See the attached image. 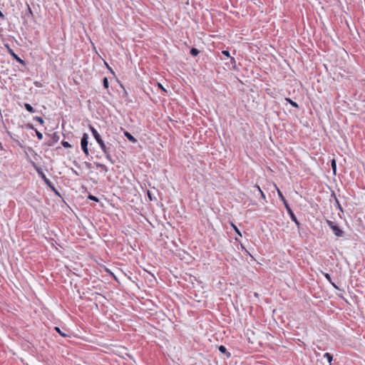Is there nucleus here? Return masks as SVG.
I'll return each mask as SVG.
<instances>
[{"label": "nucleus", "instance_id": "6e6552de", "mask_svg": "<svg viewBox=\"0 0 365 365\" xmlns=\"http://www.w3.org/2000/svg\"><path fill=\"white\" fill-rule=\"evenodd\" d=\"M97 143L100 145V147L103 153H106V151L108 150V148H107V146L106 145V144L104 143V142L102 139L100 140L99 141H98Z\"/></svg>", "mask_w": 365, "mask_h": 365}, {"label": "nucleus", "instance_id": "1a4fd4ad", "mask_svg": "<svg viewBox=\"0 0 365 365\" xmlns=\"http://www.w3.org/2000/svg\"><path fill=\"white\" fill-rule=\"evenodd\" d=\"M219 351L225 354L227 357H230V353H229L227 351V349L225 348V346L221 345L219 346Z\"/></svg>", "mask_w": 365, "mask_h": 365}, {"label": "nucleus", "instance_id": "bb28decb", "mask_svg": "<svg viewBox=\"0 0 365 365\" xmlns=\"http://www.w3.org/2000/svg\"><path fill=\"white\" fill-rule=\"evenodd\" d=\"M158 86H159L162 90H163L165 92H166V90H165V89L163 88V86L160 83H158Z\"/></svg>", "mask_w": 365, "mask_h": 365}, {"label": "nucleus", "instance_id": "423d86ee", "mask_svg": "<svg viewBox=\"0 0 365 365\" xmlns=\"http://www.w3.org/2000/svg\"><path fill=\"white\" fill-rule=\"evenodd\" d=\"M124 135L131 143H135L137 142V140L129 132L125 131Z\"/></svg>", "mask_w": 365, "mask_h": 365}, {"label": "nucleus", "instance_id": "a878e982", "mask_svg": "<svg viewBox=\"0 0 365 365\" xmlns=\"http://www.w3.org/2000/svg\"><path fill=\"white\" fill-rule=\"evenodd\" d=\"M222 53H223L225 56H227V57H230V53H229V51H222Z\"/></svg>", "mask_w": 365, "mask_h": 365}, {"label": "nucleus", "instance_id": "6ab92c4d", "mask_svg": "<svg viewBox=\"0 0 365 365\" xmlns=\"http://www.w3.org/2000/svg\"><path fill=\"white\" fill-rule=\"evenodd\" d=\"M331 168H332L334 173H335L336 170V165L335 160H332V161H331Z\"/></svg>", "mask_w": 365, "mask_h": 365}, {"label": "nucleus", "instance_id": "b1692460", "mask_svg": "<svg viewBox=\"0 0 365 365\" xmlns=\"http://www.w3.org/2000/svg\"><path fill=\"white\" fill-rule=\"evenodd\" d=\"M88 198L91 200H93V201H96V202H98V199L96 197V196H93V195H90L88 196Z\"/></svg>", "mask_w": 365, "mask_h": 365}, {"label": "nucleus", "instance_id": "393cba45", "mask_svg": "<svg viewBox=\"0 0 365 365\" xmlns=\"http://www.w3.org/2000/svg\"><path fill=\"white\" fill-rule=\"evenodd\" d=\"M36 135L39 140H41L43 138V134L41 133H40L39 131L36 130Z\"/></svg>", "mask_w": 365, "mask_h": 365}, {"label": "nucleus", "instance_id": "7ed1b4c3", "mask_svg": "<svg viewBox=\"0 0 365 365\" xmlns=\"http://www.w3.org/2000/svg\"><path fill=\"white\" fill-rule=\"evenodd\" d=\"M88 135L87 133H84L81 138V148H82L83 153L86 155H89V151L88 149Z\"/></svg>", "mask_w": 365, "mask_h": 365}, {"label": "nucleus", "instance_id": "39448f33", "mask_svg": "<svg viewBox=\"0 0 365 365\" xmlns=\"http://www.w3.org/2000/svg\"><path fill=\"white\" fill-rule=\"evenodd\" d=\"M90 129H91V131L92 133L94 138L96 139V140L97 142L102 139L100 134L98 133V131L93 127L90 126Z\"/></svg>", "mask_w": 365, "mask_h": 365}, {"label": "nucleus", "instance_id": "c756f323", "mask_svg": "<svg viewBox=\"0 0 365 365\" xmlns=\"http://www.w3.org/2000/svg\"><path fill=\"white\" fill-rule=\"evenodd\" d=\"M0 17H4V14H2V12L0 11Z\"/></svg>", "mask_w": 365, "mask_h": 365}, {"label": "nucleus", "instance_id": "412c9836", "mask_svg": "<svg viewBox=\"0 0 365 365\" xmlns=\"http://www.w3.org/2000/svg\"><path fill=\"white\" fill-rule=\"evenodd\" d=\"M61 144L64 148H71V144L67 141H62Z\"/></svg>", "mask_w": 365, "mask_h": 365}, {"label": "nucleus", "instance_id": "9b49d317", "mask_svg": "<svg viewBox=\"0 0 365 365\" xmlns=\"http://www.w3.org/2000/svg\"><path fill=\"white\" fill-rule=\"evenodd\" d=\"M9 51L11 52V53L12 54V56L19 61L21 63H24V61L17 56L16 55L11 49H10V47H6Z\"/></svg>", "mask_w": 365, "mask_h": 365}, {"label": "nucleus", "instance_id": "f03ea898", "mask_svg": "<svg viewBox=\"0 0 365 365\" xmlns=\"http://www.w3.org/2000/svg\"><path fill=\"white\" fill-rule=\"evenodd\" d=\"M327 223L329 226V227L332 230L333 232L336 237H342L344 232L340 227L336 225L334 222L327 220Z\"/></svg>", "mask_w": 365, "mask_h": 365}, {"label": "nucleus", "instance_id": "aec40b11", "mask_svg": "<svg viewBox=\"0 0 365 365\" xmlns=\"http://www.w3.org/2000/svg\"><path fill=\"white\" fill-rule=\"evenodd\" d=\"M103 86L106 88H108V81L106 77L103 78Z\"/></svg>", "mask_w": 365, "mask_h": 365}, {"label": "nucleus", "instance_id": "ddd939ff", "mask_svg": "<svg viewBox=\"0 0 365 365\" xmlns=\"http://www.w3.org/2000/svg\"><path fill=\"white\" fill-rule=\"evenodd\" d=\"M285 100H286L287 102H289V103H290L293 107H294V108H299L298 104H297L296 102H294V101H293L292 100H291L290 98H285Z\"/></svg>", "mask_w": 365, "mask_h": 365}, {"label": "nucleus", "instance_id": "2eb2a0df", "mask_svg": "<svg viewBox=\"0 0 365 365\" xmlns=\"http://www.w3.org/2000/svg\"><path fill=\"white\" fill-rule=\"evenodd\" d=\"M103 153L105 154L106 159L108 160L109 161H110L112 163H113V161L111 158L109 150H108V151H106V153Z\"/></svg>", "mask_w": 365, "mask_h": 365}, {"label": "nucleus", "instance_id": "cd10ccee", "mask_svg": "<svg viewBox=\"0 0 365 365\" xmlns=\"http://www.w3.org/2000/svg\"><path fill=\"white\" fill-rule=\"evenodd\" d=\"M258 190H259V191L261 192V194H262V197H265V196H264V193L262 192V191L260 190V188H259V187H258Z\"/></svg>", "mask_w": 365, "mask_h": 365}, {"label": "nucleus", "instance_id": "4468645a", "mask_svg": "<svg viewBox=\"0 0 365 365\" xmlns=\"http://www.w3.org/2000/svg\"><path fill=\"white\" fill-rule=\"evenodd\" d=\"M190 54L195 56L199 53V51L195 48V47H192V49L190 51Z\"/></svg>", "mask_w": 365, "mask_h": 365}, {"label": "nucleus", "instance_id": "a211bd4d", "mask_svg": "<svg viewBox=\"0 0 365 365\" xmlns=\"http://www.w3.org/2000/svg\"><path fill=\"white\" fill-rule=\"evenodd\" d=\"M232 227L234 228L235 231L236 232V233L239 235V236H242V234L240 232V231L239 230V229L237 227V226L235 225H234L233 223H232Z\"/></svg>", "mask_w": 365, "mask_h": 365}, {"label": "nucleus", "instance_id": "c85d7f7f", "mask_svg": "<svg viewBox=\"0 0 365 365\" xmlns=\"http://www.w3.org/2000/svg\"><path fill=\"white\" fill-rule=\"evenodd\" d=\"M148 197L152 200L151 194L149 191L148 192Z\"/></svg>", "mask_w": 365, "mask_h": 365}, {"label": "nucleus", "instance_id": "f8f14e48", "mask_svg": "<svg viewBox=\"0 0 365 365\" xmlns=\"http://www.w3.org/2000/svg\"><path fill=\"white\" fill-rule=\"evenodd\" d=\"M24 107L26 109V110H28L29 112L34 113V109L33 108V107L30 104L25 103Z\"/></svg>", "mask_w": 365, "mask_h": 365}, {"label": "nucleus", "instance_id": "f257e3e1", "mask_svg": "<svg viewBox=\"0 0 365 365\" xmlns=\"http://www.w3.org/2000/svg\"><path fill=\"white\" fill-rule=\"evenodd\" d=\"M277 194H278L279 197L283 202L284 207H286L287 211L288 214L289 215L292 220L294 221L296 223V225H299V223L295 215L294 214L293 211L289 206V205H288L287 200H285L284 195H282V192L279 189H277Z\"/></svg>", "mask_w": 365, "mask_h": 365}, {"label": "nucleus", "instance_id": "20e7f679", "mask_svg": "<svg viewBox=\"0 0 365 365\" xmlns=\"http://www.w3.org/2000/svg\"><path fill=\"white\" fill-rule=\"evenodd\" d=\"M36 170L38 173V175L43 180L45 183L53 188L51 182L46 178V175L43 173L42 170L38 167H36Z\"/></svg>", "mask_w": 365, "mask_h": 365}, {"label": "nucleus", "instance_id": "dca6fc26", "mask_svg": "<svg viewBox=\"0 0 365 365\" xmlns=\"http://www.w3.org/2000/svg\"><path fill=\"white\" fill-rule=\"evenodd\" d=\"M103 153L105 154L106 159L108 160L109 161H110L112 163H113V161L111 158L109 150H108V151H106V153Z\"/></svg>", "mask_w": 365, "mask_h": 365}, {"label": "nucleus", "instance_id": "7c9ffc66", "mask_svg": "<svg viewBox=\"0 0 365 365\" xmlns=\"http://www.w3.org/2000/svg\"><path fill=\"white\" fill-rule=\"evenodd\" d=\"M231 61H233V62L235 61L233 58H231Z\"/></svg>", "mask_w": 365, "mask_h": 365}, {"label": "nucleus", "instance_id": "5701e85b", "mask_svg": "<svg viewBox=\"0 0 365 365\" xmlns=\"http://www.w3.org/2000/svg\"><path fill=\"white\" fill-rule=\"evenodd\" d=\"M55 329H56V331H58V332L61 336H67V334H66L63 333V332L61 331L60 328H58V327H55Z\"/></svg>", "mask_w": 365, "mask_h": 365}, {"label": "nucleus", "instance_id": "f3484780", "mask_svg": "<svg viewBox=\"0 0 365 365\" xmlns=\"http://www.w3.org/2000/svg\"><path fill=\"white\" fill-rule=\"evenodd\" d=\"M323 274H324V276L325 277V278H326V279H327L330 283H331V284H332V285H333L334 287H336V285H335L334 283H332V282H331V277H330V274H328V273H323Z\"/></svg>", "mask_w": 365, "mask_h": 365}, {"label": "nucleus", "instance_id": "0eeeda50", "mask_svg": "<svg viewBox=\"0 0 365 365\" xmlns=\"http://www.w3.org/2000/svg\"><path fill=\"white\" fill-rule=\"evenodd\" d=\"M95 165L96 166L97 168H100L101 169V170L104 171L105 173H107L108 169L107 168V166L104 164H102V163H95Z\"/></svg>", "mask_w": 365, "mask_h": 365}, {"label": "nucleus", "instance_id": "9d476101", "mask_svg": "<svg viewBox=\"0 0 365 365\" xmlns=\"http://www.w3.org/2000/svg\"><path fill=\"white\" fill-rule=\"evenodd\" d=\"M324 358L327 359V364L328 365H331V361L333 359L332 355L331 354H329V353H325L324 354Z\"/></svg>", "mask_w": 365, "mask_h": 365}, {"label": "nucleus", "instance_id": "4be33fe9", "mask_svg": "<svg viewBox=\"0 0 365 365\" xmlns=\"http://www.w3.org/2000/svg\"><path fill=\"white\" fill-rule=\"evenodd\" d=\"M34 120H36V121H37V122L40 123L41 124H43V122H44V121H43V118H42L41 117H38V116H36V117H35V118H34Z\"/></svg>", "mask_w": 365, "mask_h": 365}]
</instances>
